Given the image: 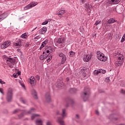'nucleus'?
<instances>
[{"mask_svg": "<svg viewBox=\"0 0 125 125\" xmlns=\"http://www.w3.org/2000/svg\"><path fill=\"white\" fill-rule=\"evenodd\" d=\"M35 109L34 108H31L29 111H28L27 113L28 114H32V113H34L35 112Z\"/></svg>", "mask_w": 125, "mask_h": 125, "instance_id": "cd10ccee", "label": "nucleus"}, {"mask_svg": "<svg viewBox=\"0 0 125 125\" xmlns=\"http://www.w3.org/2000/svg\"><path fill=\"white\" fill-rule=\"evenodd\" d=\"M91 59V57L90 56H88V55H86L84 56L83 60L84 62H88L89 60Z\"/></svg>", "mask_w": 125, "mask_h": 125, "instance_id": "f8f14e48", "label": "nucleus"}, {"mask_svg": "<svg viewBox=\"0 0 125 125\" xmlns=\"http://www.w3.org/2000/svg\"><path fill=\"white\" fill-rule=\"evenodd\" d=\"M47 49H48V50H52V47L51 46H49L47 47Z\"/></svg>", "mask_w": 125, "mask_h": 125, "instance_id": "680f3d73", "label": "nucleus"}, {"mask_svg": "<svg viewBox=\"0 0 125 125\" xmlns=\"http://www.w3.org/2000/svg\"><path fill=\"white\" fill-rule=\"evenodd\" d=\"M21 39H27L28 38V33H25L22 34L21 36Z\"/></svg>", "mask_w": 125, "mask_h": 125, "instance_id": "aec40b11", "label": "nucleus"}, {"mask_svg": "<svg viewBox=\"0 0 125 125\" xmlns=\"http://www.w3.org/2000/svg\"><path fill=\"white\" fill-rule=\"evenodd\" d=\"M113 120H115V121H117V120H119V118H113Z\"/></svg>", "mask_w": 125, "mask_h": 125, "instance_id": "774afa93", "label": "nucleus"}, {"mask_svg": "<svg viewBox=\"0 0 125 125\" xmlns=\"http://www.w3.org/2000/svg\"><path fill=\"white\" fill-rule=\"evenodd\" d=\"M103 53H101L100 51H97V56H99V55H101V54H103Z\"/></svg>", "mask_w": 125, "mask_h": 125, "instance_id": "58836bf2", "label": "nucleus"}, {"mask_svg": "<svg viewBox=\"0 0 125 125\" xmlns=\"http://www.w3.org/2000/svg\"><path fill=\"white\" fill-rule=\"evenodd\" d=\"M121 93H122L123 94H125V90L122 89L121 91Z\"/></svg>", "mask_w": 125, "mask_h": 125, "instance_id": "864d4df0", "label": "nucleus"}, {"mask_svg": "<svg viewBox=\"0 0 125 125\" xmlns=\"http://www.w3.org/2000/svg\"><path fill=\"white\" fill-rule=\"evenodd\" d=\"M51 59H52V58L51 57H49L47 59V62H50V60H51Z\"/></svg>", "mask_w": 125, "mask_h": 125, "instance_id": "3c124183", "label": "nucleus"}, {"mask_svg": "<svg viewBox=\"0 0 125 125\" xmlns=\"http://www.w3.org/2000/svg\"><path fill=\"white\" fill-rule=\"evenodd\" d=\"M46 125H53L52 124H51V123L49 121L47 122Z\"/></svg>", "mask_w": 125, "mask_h": 125, "instance_id": "6e6d98bb", "label": "nucleus"}, {"mask_svg": "<svg viewBox=\"0 0 125 125\" xmlns=\"http://www.w3.org/2000/svg\"><path fill=\"white\" fill-rule=\"evenodd\" d=\"M80 1L81 4H83V3H85V2H86V0H81Z\"/></svg>", "mask_w": 125, "mask_h": 125, "instance_id": "a19ab883", "label": "nucleus"}, {"mask_svg": "<svg viewBox=\"0 0 125 125\" xmlns=\"http://www.w3.org/2000/svg\"><path fill=\"white\" fill-rule=\"evenodd\" d=\"M15 46H17L18 47H21L22 46V42L21 40H18L16 42L14 43Z\"/></svg>", "mask_w": 125, "mask_h": 125, "instance_id": "1a4fd4ad", "label": "nucleus"}, {"mask_svg": "<svg viewBox=\"0 0 125 125\" xmlns=\"http://www.w3.org/2000/svg\"><path fill=\"white\" fill-rule=\"evenodd\" d=\"M100 73H102V74H105L106 73V70H102V69H99Z\"/></svg>", "mask_w": 125, "mask_h": 125, "instance_id": "f704fd0d", "label": "nucleus"}, {"mask_svg": "<svg viewBox=\"0 0 125 125\" xmlns=\"http://www.w3.org/2000/svg\"><path fill=\"white\" fill-rule=\"evenodd\" d=\"M67 60V58H66V56H64L63 57L62 59V62L61 64H63L66 62V60Z\"/></svg>", "mask_w": 125, "mask_h": 125, "instance_id": "b1692460", "label": "nucleus"}, {"mask_svg": "<svg viewBox=\"0 0 125 125\" xmlns=\"http://www.w3.org/2000/svg\"><path fill=\"white\" fill-rule=\"evenodd\" d=\"M17 74L19 76H20V75H21V71H18Z\"/></svg>", "mask_w": 125, "mask_h": 125, "instance_id": "e2e57ef3", "label": "nucleus"}, {"mask_svg": "<svg viewBox=\"0 0 125 125\" xmlns=\"http://www.w3.org/2000/svg\"><path fill=\"white\" fill-rule=\"evenodd\" d=\"M99 73H100V71H99V70H95L94 71V74L95 76H97V75H98V74H99Z\"/></svg>", "mask_w": 125, "mask_h": 125, "instance_id": "2f4dec72", "label": "nucleus"}, {"mask_svg": "<svg viewBox=\"0 0 125 125\" xmlns=\"http://www.w3.org/2000/svg\"><path fill=\"white\" fill-rule=\"evenodd\" d=\"M45 98L47 102H50L51 99H50V95L49 93H47L45 94Z\"/></svg>", "mask_w": 125, "mask_h": 125, "instance_id": "a211bd4d", "label": "nucleus"}, {"mask_svg": "<svg viewBox=\"0 0 125 125\" xmlns=\"http://www.w3.org/2000/svg\"><path fill=\"white\" fill-rule=\"evenodd\" d=\"M97 58L100 61L105 62L107 61V57H105L104 54H101L99 56H97Z\"/></svg>", "mask_w": 125, "mask_h": 125, "instance_id": "20e7f679", "label": "nucleus"}, {"mask_svg": "<svg viewBox=\"0 0 125 125\" xmlns=\"http://www.w3.org/2000/svg\"><path fill=\"white\" fill-rule=\"evenodd\" d=\"M48 23V21H44L42 23V25H46Z\"/></svg>", "mask_w": 125, "mask_h": 125, "instance_id": "49530a36", "label": "nucleus"}, {"mask_svg": "<svg viewBox=\"0 0 125 125\" xmlns=\"http://www.w3.org/2000/svg\"><path fill=\"white\" fill-rule=\"evenodd\" d=\"M84 7L87 10H89V9H90V7H89V4L87 3H85Z\"/></svg>", "mask_w": 125, "mask_h": 125, "instance_id": "a878e982", "label": "nucleus"}, {"mask_svg": "<svg viewBox=\"0 0 125 125\" xmlns=\"http://www.w3.org/2000/svg\"><path fill=\"white\" fill-rule=\"evenodd\" d=\"M21 111L20 109H17L14 110L13 112V114H17V113H19Z\"/></svg>", "mask_w": 125, "mask_h": 125, "instance_id": "c756f323", "label": "nucleus"}, {"mask_svg": "<svg viewBox=\"0 0 125 125\" xmlns=\"http://www.w3.org/2000/svg\"><path fill=\"white\" fill-rule=\"evenodd\" d=\"M17 51L18 52H20V53H21V52H22V51L20 50V49H17Z\"/></svg>", "mask_w": 125, "mask_h": 125, "instance_id": "0e129e2a", "label": "nucleus"}, {"mask_svg": "<svg viewBox=\"0 0 125 125\" xmlns=\"http://www.w3.org/2000/svg\"><path fill=\"white\" fill-rule=\"evenodd\" d=\"M47 42H48V40H46L43 42H42V43L45 46L46 44H47Z\"/></svg>", "mask_w": 125, "mask_h": 125, "instance_id": "473e14b6", "label": "nucleus"}, {"mask_svg": "<svg viewBox=\"0 0 125 125\" xmlns=\"http://www.w3.org/2000/svg\"><path fill=\"white\" fill-rule=\"evenodd\" d=\"M6 99L7 102H11L13 99V89L11 88H9L7 90Z\"/></svg>", "mask_w": 125, "mask_h": 125, "instance_id": "f257e3e1", "label": "nucleus"}, {"mask_svg": "<svg viewBox=\"0 0 125 125\" xmlns=\"http://www.w3.org/2000/svg\"><path fill=\"white\" fill-rule=\"evenodd\" d=\"M123 63H124V58L123 57V55H121V56L118 57V61L115 62V66L116 67H121Z\"/></svg>", "mask_w": 125, "mask_h": 125, "instance_id": "f03ea898", "label": "nucleus"}, {"mask_svg": "<svg viewBox=\"0 0 125 125\" xmlns=\"http://www.w3.org/2000/svg\"><path fill=\"white\" fill-rule=\"evenodd\" d=\"M106 37L108 39V40H112V37L113 36L112 33H109L107 35H106Z\"/></svg>", "mask_w": 125, "mask_h": 125, "instance_id": "393cba45", "label": "nucleus"}, {"mask_svg": "<svg viewBox=\"0 0 125 125\" xmlns=\"http://www.w3.org/2000/svg\"><path fill=\"white\" fill-rule=\"evenodd\" d=\"M35 40H39V39H41V37L39 36H37V34H36L35 36Z\"/></svg>", "mask_w": 125, "mask_h": 125, "instance_id": "e433bc0d", "label": "nucleus"}, {"mask_svg": "<svg viewBox=\"0 0 125 125\" xmlns=\"http://www.w3.org/2000/svg\"><path fill=\"white\" fill-rule=\"evenodd\" d=\"M20 58L21 59H24V55H23V53L22 52L21 53Z\"/></svg>", "mask_w": 125, "mask_h": 125, "instance_id": "ea45409f", "label": "nucleus"}, {"mask_svg": "<svg viewBox=\"0 0 125 125\" xmlns=\"http://www.w3.org/2000/svg\"><path fill=\"white\" fill-rule=\"evenodd\" d=\"M85 69H81V73H83V72H84V71L85 70Z\"/></svg>", "mask_w": 125, "mask_h": 125, "instance_id": "338daca9", "label": "nucleus"}, {"mask_svg": "<svg viewBox=\"0 0 125 125\" xmlns=\"http://www.w3.org/2000/svg\"><path fill=\"white\" fill-rule=\"evenodd\" d=\"M0 83H1V84H4L5 82L2 81V80L0 79Z\"/></svg>", "mask_w": 125, "mask_h": 125, "instance_id": "09e8293b", "label": "nucleus"}, {"mask_svg": "<svg viewBox=\"0 0 125 125\" xmlns=\"http://www.w3.org/2000/svg\"><path fill=\"white\" fill-rule=\"evenodd\" d=\"M60 57H62V58L64 57V56H66L64 54L62 53H60L59 54Z\"/></svg>", "mask_w": 125, "mask_h": 125, "instance_id": "c9c22d12", "label": "nucleus"}, {"mask_svg": "<svg viewBox=\"0 0 125 125\" xmlns=\"http://www.w3.org/2000/svg\"><path fill=\"white\" fill-rule=\"evenodd\" d=\"M105 82L106 83H110V78L107 77L105 79Z\"/></svg>", "mask_w": 125, "mask_h": 125, "instance_id": "4c0bfd02", "label": "nucleus"}, {"mask_svg": "<svg viewBox=\"0 0 125 125\" xmlns=\"http://www.w3.org/2000/svg\"><path fill=\"white\" fill-rule=\"evenodd\" d=\"M121 0H108L109 3L113 4H118Z\"/></svg>", "mask_w": 125, "mask_h": 125, "instance_id": "9b49d317", "label": "nucleus"}, {"mask_svg": "<svg viewBox=\"0 0 125 125\" xmlns=\"http://www.w3.org/2000/svg\"><path fill=\"white\" fill-rule=\"evenodd\" d=\"M32 7H33V6L28 4L24 7V10H28V9H30V8H32Z\"/></svg>", "mask_w": 125, "mask_h": 125, "instance_id": "5701e85b", "label": "nucleus"}, {"mask_svg": "<svg viewBox=\"0 0 125 125\" xmlns=\"http://www.w3.org/2000/svg\"><path fill=\"white\" fill-rule=\"evenodd\" d=\"M44 46H45V45H44V44H42V43L41 46L40 47V50H42V48H43V47H44Z\"/></svg>", "mask_w": 125, "mask_h": 125, "instance_id": "37998d69", "label": "nucleus"}, {"mask_svg": "<svg viewBox=\"0 0 125 125\" xmlns=\"http://www.w3.org/2000/svg\"><path fill=\"white\" fill-rule=\"evenodd\" d=\"M36 78L37 79V80H38V81H40V76H39V75H36Z\"/></svg>", "mask_w": 125, "mask_h": 125, "instance_id": "8fccbe9b", "label": "nucleus"}, {"mask_svg": "<svg viewBox=\"0 0 125 125\" xmlns=\"http://www.w3.org/2000/svg\"><path fill=\"white\" fill-rule=\"evenodd\" d=\"M65 102L67 103L66 107H69V104H74V101L70 98H66Z\"/></svg>", "mask_w": 125, "mask_h": 125, "instance_id": "6e6552de", "label": "nucleus"}, {"mask_svg": "<svg viewBox=\"0 0 125 125\" xmlns=\"http://www.w3.org/2000/svg\"><path fill=\"white\" fill-rule=\"evenodd\" d=\"M9 45H10V41H5L1 44V49H5V48L8 47Z\"/></svg>", "mask_w": 125, "mask_h": 125, "instance_id": "39448f33", "label": "nucleus"}, {"mask_svg": "<svg viewBox=\"0 0 125 125\" xmlns=\"http://www.w3.org/2000/svg\"><path fill=\"white\" fill-rule=\"evenodd\" d=\"M27 112L26 110H23V112L21 113V114L18 115V117L20 119H21V118H23L24 116L25 115V114H26Z\"/></svg>", "mask_w": 125, "mask_h": 125, "instance_id": "412c9836", "label": "nucleus"}, {"mask_svg": "<svg viewBox=\"0 0 125 125\" xmlns=\"http://www.w3.org/2000/svg\"><path fill=\"white\" fill-rule=\"evenodd\" d=\"M81 96L83 98V101H87L88 98H89V93H87L86 91L83 92Z\"/></svg>", "mask_w": 125, "mask_h": 125, "instance_id": "7ed1b4c3", "label": "nucleus"}, {"mask_svg": "<svg viewBox=\"0 0 125 125\" xmlns=\"http://www.w3.org/2000/svg\"><path fill=\"white\" fill-rule=\"evenodd\" d=\"M116 10L120 13V12H122L123 11V7H121V6H117L116 7Z\"/></svg>", "mask_w": 125, "mask_h": 125, "instance_id": "f3484780", "label": "nucleus"}, {"mask_svg": "<svg viewBox=\"0 0 125 125\" xmlns=\"http://www.w3.org/2000/svg\"><path fill=\"white\" fill-rule=\"evenodd\" d=\"M29 5H32V7H34V6L36 5V4H35V2H32L30 4H29Z\"/></svg>", "mask_w": 125, "mask_h": 125, "instance_id": "de8ad7c7", "label": "nucleus"}, {"mask_svg": "<svg viewBox=\"0 0 125 125\" xmlns=\"http://www.w3.org/2000/svg\"><path fill=\"white\" fill-rule=\"evenodd\" d=\"M29 45H30V43L29 42H27L25 44L26 47H28V46H29Z\"/></svg>", "mask_w": 125, "mask_h": 125, "instance_id": "4d7b16f0", "label": "nucleus"}, {"mask_svg": "<svg viewBox=\"0 0 125 125\" xmlns=\"http://www.w3.org/2000/svg\"><path fill=\"white\" fill-rule=\"evenodd\" d=\"M16 60L14 58H7L6 60L7 64L8 65H11V64H14Z\"/></svg>", "mask_w": 125, "mask_h": 125, "instance_id": "423d86ee", "label": "nucleus"}, {"mask_svg": "<svg viewBox=\"0 0 125 125\" xmlns=\"http://www.w3.org/2000/svg\"><path fill=\"white\" fill-rule=\"evenodd\" d=\"M3 19H4V18L2 17V15H0V22L1 20H3Z\"/></svg>", "mask_w": 125, "mask_h": 125, "instance_id": "603ef678", "label": "nucleus"}, {"mask_svg": "<svg viewBox=\"0 0 125 125\" xmlns=\"http://www.w3.org/2000/svg\"><path fill=\"white\" fill-rule=\"evenodd\" d=\"M47 31V28H46V27L45 26H44L40 30V33L42 35H43V34H45V33H46Z\"/></svg>", "mask_w": 125, "mask_h": 125, "instance_id": "9d476101", "label": "nucleus"}, {"mask_svg": "<svg viewBox=\"0 0 125 125\" xmlns=\"http://www.w3.org/2000/svg\"><path fill=\"white\" fill-rule=\"evenodd\" d=\"M62 119H64L66 116H67V113L66 112V109L63 108L62 111Z\"/></svg>", "mask_w": 125, "mask_h": 125, "instance_id": "2eb2a0df", "label": "nucleus"}, {"mask_svg": "<svg viewBox=\"0 0 125 125\" xmlns=\"http://www.w3.org/2000/svg\"><path fill=\"white\" fill-rule=\"evenodd\" d=\"M29 83L31 85H36V83H37V81H36V79L34 76L31 77Z\"/></svg>", "mask_w": 125, "mask_h": 125, "instance_id": "0eeeda50", "label": "nucleus"}, {"mask_svg": "<svg viewBox=\"0 0 125 125\" xmlns=\"http://www.w3.org/2000/svg\"><path fill=\"white\" fill-rule=\"evenodd\" d=\"M96 115H99V111H98V110H96Z\"/></svg>", "mask_w": 125, "mask_h": 125, "instance_id": "69168bd1", "label": "nucleus"}, {"mask_svg": "<svg viewBox=\"0 0 125 125\" xmlns=\"http://www.w3.org/2000/svg\"><path fill=\"white\" fill-rule=\"evenodd\" d=\"M76 119H80V116L79 115V114L76 115Z\"/></svg>", "mask_w": 125, "mask_h": 125, "instance_id": "bf43d9fd", "label": "nucleus"}, {"mask_svg": "<svg viewBox=\"0 0 125 125\" xmlns=\"http://www.w3.org/2000/svg\"><path fill=\"white\" fill-rule=\"evenodd\" d=\"M65 42V38H59L57 41V43H64Z\"/></svg>", "mask_w": 125, "mask_h": 125, "instance_id": "dca6fc26", "label": "nucleus"}, {"mask_svg": "<svg viewBox=\"0 0 125 125\" xmlns=\"http://www.w3.org/2000/svg\"><path fill=\"white\" fill-rule=\"evenodd\" d=\"M32 94L35 99H38V94L37 93V91L35 89L32 90Z\"/></svg>", "mask_w": 125, "mask_h": 125, "instance_id": "4468645a", "label": "nucleus"}, {"mask_svg": "<svg viewBox=\"0 0 125 125\" xmlns=\"http://www.w3.org/2000/svg\"><path fill=\"white\" fill-rule=\"evenodd\" d=\"M57 122V123H59L60 125H65V122L64 121H63V120H62L61 117H58Z\"/></svg>", "mask_w": 125, "mask_h": 125, "instance_id": "ddd939ff", "label": "nucleus"}, {"mask_svg": "<svg viewBox=\"0 0 125 125\" xmlns=\"http://www.w3.org/2000/svg\"><path fill=\"white\" fill-rule=\"evenodd\" d=\"M43 56H44V59H46L47 58V57L48 56V55L45 54L44 55H43Z\"/></svg>", "mask_w": 125, "mask_h": 125, "instance_id": "5fc2aeb1", "label": "nucleus"}, {"mask_svg": "<svg viewBox=\"0 0 125 125\" xmlns=\"http://www.w3.org/2000/svg\"><path fill=\"white\" fill-rule=\"evenodd\" d=\"M0 92L2 94V95H4V93L3 92V89H2V88H0Z\"/></svg>", "mask_w": 125, "mask_h": 125, "instance_id": "c03bdc74", "label": "nucleus"}, {"mask_svg": "<svg viewBox=\"0 0 125 125\" xmlns=\"http://www.w3.org/2000/svg\"><path fill=\"white\" fill-rule=\"evenodd\" d=\"M40 60H43L44 59V56L42 55L40 56Z\"/></svg>", "mask_w": 125, "mask_h": 125, "instance_id": "79ce46f5", "label": "nucleus"}, {"mask_svg": "<svg viewBox=\"0 0 125 125\" xmlns=\"http://www.w3.org/2000/svg\"><path fill=\"white\" fill-rule=\"evenodd\" d=\"M14 78H17V74L14 73L13 75Z\"/></svg>", "mask_w": 125, "mask_h": 125, "instance_id": "052dcab7", "label": "nucleus"}, {"mask_svg": "<svg viewBox=\"0 0 125 125\" xmlns=\"http://www.w3.org/2000/svg\"><path fill=\"white\" fill-rule=\"evenodd\" d=\"M125 41V34L124 35L123 37H122L121 42H124Z\"/></svg>", "mask_w": 125, "mask_h": 125, "instance_id": "72a5a7b5", "label": "nucleus"}, {"mask_svg": "<svg viewBox=\"0 0 125 125\" xmlns=\"http://www.w3.org/2000/svg\"><path fill=\"white\" fill-rule=\"evenodd\" d=\"M39 116H40V115L39 114H34L32 115L31 116V120H35V119H36L37 118V117H39Z\"/></svg>", "mask_w": 125, "mask_h": 125, "instance_id": "bb28decb", "label": "nucleus"}, {"mask_svg": "<svg viewBox=\"0 0 125 125\" xmlns=\"http://www.w3.org/2000/svg\"><path fill=\"white\" fill-rule=\"evenodd\" d=\"M56 115H60V111L59 110H57L56 112Z\"/></svg>", "mask_w": 125, "mask_h": 125, "instance_id": "13d9d810", "label": "nucleus"}, {"mask_svg": "<svg viewBox=\"0 0 125 125\" xmlns=\"http://www.w3.org/2000/svg\"><path fill=\"white\" fill-rule=\"evenodd\" d=\"M117 22V21L115 20V19L112 18V19H110L108 21L107 23L108 24H113V23H115Z\"/></svg>", "mask_w": 125, "mask_h": 125, "instance_id": "6ab92c4d", "label": "nucleus"}, {"mask_svg": "<svg viewBox=\"0 0 125 125\" xmlns=\"http://www.w3.org/2000/svg\"><path fill=\"white\" fill-rule=\"evenodd\" d=\"M20 101H21V102H22V103H23V104H25L26 103V101H25V99H24L23 98H21L20 99Z\"/></svg>", "mask_w": 125, "mask_h": 125, "instance_id": "7c9ffc66", "label": "nucleus"}, {"mask_svg": "<svg viewBox=\"0 0 125 125\" xmlns=\"http://www.w3.org/2000/svg\"><path fill=\"white\" fill-rule=\"evenodd\" d=\"M75 54H76V53L73 51H71L69 53V55L71 57H74Z\"/></svg>", "mask_w": 125, "mask_h": 125, "instance_id": "c85d7f7f", "label": "nucleus"}, {"mask_svg": "<svg viewBox=\"0 0 125 125\" xmlns=\"http://www.w3.org/2000/svg\"><path fill=\"white\" fill-rule=\"evenodd\" d=\"M58 15H63L65 14V10H61L58 11Z\"/></svg>", "mask_w": 125, "mask_h": 125, "instance_id": "4be33fe9", "label": "nucleus"}, {"mask_svg": "<svg viewBox=\"0 0 125 125\" xmlns=\"http://www.w3.org/2000/svg\"><path fill=\"white\" fill-rule=\"evenodd\" d=\"M101 21H98L95 22V25H99V24H100Z\"/></svg>", "mask_w": 125, "mask_h": 125, "instance_id": "a18cd8bd", "label": "nucleus"}]
</instances>
